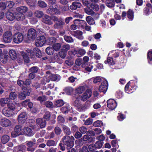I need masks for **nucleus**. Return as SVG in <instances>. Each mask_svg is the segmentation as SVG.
<instances>
[{"mask_svg":"<svg viewBox=\"0 0 152 152\" xmlns=\"http://www.w3.org/2000/svg\"><path fill=\"white\" fill-rule=\"evenodd\" d=\"M62 140L64 144L66 146L68 149H69L73 146L74 138L73 136L70 137L69 136H65L63 137Z\"/></svg>","mask_w":152,"mask_h":152,"instance_id":"1","label":"nucleus"},{"mask_svg":"<svg viewBox=\"0 0 152 152\" xmlns=\"http://www.w3.org/2000/svg\"><path fill=\"white\" fill-rule=\"evenodd\" d=\"M46 39L44 36L37 37L35 40V45L37 47H41L45 43Z\"/></svg>","mask_w":152,"mask_h":152,"instance_id":"2","label":"nucleus"},{"mask_svg":"<svg viewBox=\"0 0 152 152\" xmlns=\"http://www.w3.org/2000/svg\"><path fill=\"white\" fill-rule=\"evenodd\" d=\"M12 38V33L10 31H7L4 33L3 35V41L6 43L11 42Z\"/></svg>","mask_w":152,"mask_h":152,"instance_id":"3","label":"nucleus"},{"mask_svg":"<svg viewBox=\"0 0 152 152\" xmlns=\"http://www.w3.org/2000/svg\"><path fill=\"white\" fill-rule=\"evenodd\" d=\"M80 96H79L74 98L73 99L72 104L73 106L79 109H82L83 106L80 101Z\"/></svg>","mask_w":152,"mask_h":152,"instance_id":"4","label":"nucleus"},{"mask_svg":"<svg viewBox=\"0 0 152 152\" xmlns=\"http://www.w3.org/2000/svg\"><path fill=\"white\" fill-rule=\"evenodd\" d=\"M92 92L91 90L88 89L81 95L80 97L81 100L83 102L85 101L91 96Z\"/></svg>","mask_w":152,"mask_h":152,"instance_id":"5","label":"nucleus"},{"mask_svg":"<svg viewBox=\"0 0 152 152\" xmlns=\"http://www.w3.org/2000/svg\"><path fill=\"white\" fill-rule=\"evenodd\" d=\"M23 39V35L20 33H16L14 35L13 41L16 43H19L21 42Z\"/></svg>","mask_w":152,"mask_h":152,"instance_id":"6","label":"nucleus"},{"mask_svg":"<svg viewBox=\"0 0 152 152\" xmlns=\"http://www.w3.org/2000/svg\"><path fill=\"white\" fill-rule=\"evenodd\" d=\"M107 103V107L111 110L114 109L117 105L115 100L112 99H110L108 100Z\"/></svg>","mask_w":152,"mask_h":152,"instance_id":"7","label":"nucleus"},{"mask_svg":"<svg viewBox=\"0 0 152 152\" xmlns=\"http://www.w3.org/2000/svg\"><path fill=\"white\" fill-rule=\"evenodd\" d=\"M36 31L34 29L31 28L28 31V37L30 40H34L36 37Z\"/></svg>","mask_w":152,"mask_h":152,"instance_id":"8","label":"nucleus"},{"mask_svg":"<svg viewBox=\"0 0 152 152\" xmlns=\"http://www.w3.org/2000/svg\"><path fill=\"white\" fill-rule=\"evenodd\" d=\"M42 21L44 23L49 25L53 24L51 18L48 15H45L42 18Z\"/></svg>","mask_w":152,"mask_h":152,"instance_id":"9","label":"nucleus"},{"mask_svg":"<svg viewBox=\"0 0 152 152\" xmlns=\"http://www.w3.org/2000/svg\"><path fill=\"white\" fill-rule=\"evenodd\" d=\"M27 118V115L25 113H22L18 116V120L19 123H24Z\"/></svg>","mask_w":152,"mask_h":152,"instance_id":"10","label":"nucleus"},{"mask_svg":"<svg viewBox=\"0 0 152 152\" xmlns=\"http://www.w3.org/2000/svg\"><path fill=\"white\" fill-rule=\"evenodd\" d=\"M64 24V22L62 20H60L58 21L55 23L53 27L55 29H60L63 28Z\"/></svg>","mask_w":152,"mask_h":152,"instance_id":"11","label":"nucleus"},{"mask_svg":"<svg viewBox=\"0 0 152 152\" xmlns=\"http://www.w3.org/2000/svg\"><path fill=\"white\" fill-rule=\"evenodd\" d=\"M23 131L22 132L23 134L27 135L29 136H32L34 134L32 129L28 127L23 128Z\"/></svg>","mask_w":152,"mask_h":152,"instance_id":"12","label":"nucleus"},{"mask_svg":"<svg viewBox=\"0 0 152 152\" xmlns=\"http://www.w3.org/2000/svg\"><path fill=\"white\" fill-rule=\"evenodd\" d=\"M2 113L5 116L8 117H11L14 114L13 111L6 107L3 110Z\"/></svg>","mask_w":152,"mask_h":152,"instance_id":"13","label":"nucleus"},{"mask_svg":"<svg viewBox=\"0 0 152 152\" xmlns=\"http://www.w3.org/2000/svg\"><path fill=\"white\" fill-rule=\"evenodd\" d=\"M11 122L7 119L3 118L0 121V125L4 127H7L10 125Z\"/></svg>","mask_w":152,"mask_h":152,"instance_id":"14","label":"nucleus"},{"mask_svg":"<svg viewBox=\"0 0 152 152\" xmlns=\"http://www.w3.org/2000/svg\"><path fill=\"white\" fill-rule=\"evenodd\" d=\"M75 24H77L79 25V26H80L83 28H84L85 26L87 25L86 22L84 20L79 19H76L74 21Z\"/></svg>","mask_w":152,"mask_h":152,"instance_id":"15","label":"nucleus"},{"mask_svg":"<svg viewBox=\"0 0 152 152\" xmlns=\"http://www.w3.org/2000/svg\"><path fill=\"white\" fill-rule=\"evenodd\" d=\"M36 123L38 125L40 126V128H43L46 125V122L45 120L42 118H39L36 120Z\"/></svg>","mask_w":152,"mask_h":152,"instance_id":"16","label":"nucleus"},{"mask_svg":"<svg viewBox=\"0 0 152 152\" xmlns=\"http://www.w3.org/2000/svg\"><path fill=\"white\" fill-rule=\"evenodd\" d=\"M81 66L84 69V71L86 73L91 72L93 67V66L92 65H87L86 64L85 65L84 64H83Z\"/></svg>","mask_w":152,"mask_h":152,"instance_id":"17","label":"nucleus"},{"mask_svg":"<svg viewBox=\"0 0 152 152\" xmlns=\"http://www.w3.org/2000/svg\"><path fill=\"white\" fill-rule=\"evenodd\" d=\"M74 36L79 39L83 40L84 39V37L82 35L83 33L82 31L77 30L74 32Z\"/></svg>","mask_w":152,"mask_h":152,"instance_id":"18","label":"nucleus"},{"mask_svg":"<svg viewBox=\"0 0 152 152\" xmlns=\"http://www.w3.org/2000/svg\"><path fill=\"white\" fill-rule=\"evenodd\" d=\"M81 6V4L77 2H74L72 3L70 6V8L72 10H76L77 8H80Z\"/></svg>","mask_w":152,"mask_h":152,"instance_id":"19","label":"nucleus"},{"mask_svg":"<svg viewBox=\"0 0 152 152\" xmlns=\"http://www.w3.org/2000/svg\"><path fill=\"white\" fill-rule=\"evenodd\" d=\"M57 6L56 8L51 7L48 10L47 12L48 13L52 14H55L56 15L59 14L60 13L59 11L57 9Z\"/></svg>","mask_w":152,"mask_h":152,"instance_id":"20","label":"nucleus"},{"mask_svg":"<svg viewBox=\"0 0 152 152\" xmlns=\"http://www.w3.org/2000/svg\"><path fill=\"white\" fill-rule=\"evenodd\" d=\"M25 15L21 13L17 12L16 13L15 18L18 21H22L25 19Z\"/></svg>","mask_w":152,"mask_h":152,"instance_id":"21","label":"nucleus"},{"mask_svg":"<svg viewBox=\"0 0 152 152\" xmlns=\"http://www.w3.org/2000/svg\"><path fill=\"white\" fill-rule=\"evenodd\" d=\"M148 8H151L152 13V5L150 3H148L146 4V7L144 10V13L145 15H147L149 14L150 11Z\"/></svg>","mask_w":152,"mask_h":152,"instance_id":"22","label":"nucleus"},{"mask_svg":"<svg viewBox=\"0 0 152 152\" xmlns=\"http://www.w3.org/2000/svg\"><path fill=\"white\" fill-rule=\"evenodd\" d=\"M28 10V8L24 6L18 7L16 9L17 12H19L22 14L26 12Z\"/></svg>","mask_w":152,"mask_h":152,"instance_id":"23","label":"nucleus"},{"mask_svg":"<svg viewBox=\"0 0 152 152\" xmlns=\"http://www.w3.org/2000/svg\"><path fill=\"white\" fill-rule=\"evenodd\" d=\"M10 137L7 135H4L1 137V141L3 144H5L10 140Z\"/></svg>","mask_w":152,"mask_h":152,"instance_id":"24","label":"nucleus"},{"mask_svg":"<svg viewBox=\"0 0 152 152\" xmlns=\"http://www.w3.org/2000/svg\"><path fill=\"white\" fill-rule=\"evenodd\" d=\"M6 17L7 19L12 21L15 18V16L14 14L10 12H8L6 13Z\"/></svg>","mask_w":152,"mask_h":152,"instance_id":"25","label":"nucleus"},{"mask_svg":"<svg viewBox=\"0 0 152 152\" xmlns=\"http://www.w3.org/2000/svg\"><path fill=\"white\" fill-rule=\"evenodd\" d=\"M15 131L18 134L23 135L22 132L23 131V128L22 129L21 126L20 125H17L15 128Z\"/></svg>","mask_w":152,"mask_h":152,"instance_id":"26","label":"nucleus"},{"mask_svg":"<svg viewBox=\"0 0 152 152\" xmlns=\"http://www.w3.org/2000/svg\"><path fill=\"white\" fill-rule=\"evenodd\" d=\"M86 87L85 86H80L75 90L76 93L78 94H81L86 90Z\"/></svg>","mask_w":152,"mask_h":152,"instance_id":"27","label":"nucleus"},{"mask_svg":"<svg viewBox=\"0 0 152 152\" xmlns=\"http://www.w3.org/2000/svg\"><path fill=\"white\" fill-rule=\"evenodd\" d=\"M92 9L90 7H87L84 9L86 13L88 15H91L92 16L94 15L95 13Z\"/></svg>","mask_w":152,"mask_h":152,"instance_id":"28","label":"nucleus"},{"mask_svg":"<svg viewBox=\"0 0 152 152\" xmlns=\"http://www.w3.org/2000/svg\"><path fill=\"white\" fill-rule=\"evenodd\" d=\"M120 51L118 50L112 51L110 52L109 54V55L112 56L114 58H116L119 56V54Z\"/></svg>","mask_w":152,"mask_h":152,"instance_id":"29","label":"nucleus"},{"mask_svg":"<svg viewBox=\"0 0 152 152\" xmlns=\"http://www.w3.org/2000/svg\"><path fill=\"white\" fill-rule=\"evenodd\" d=\"M130 84V81H129L128 83L126 85L125 87V92L128 94L132 93V89L131 87H130L129 86Z\"/></svg>","mask_w":152,"mask_h":152,"instance_id":"30","label":"nucleus"},{"mask_svg":"<svg viewBox=\"0 0 152 152\" xmlns=\"http://www.w3.org/2000/svg\"><path fill=\"white\" fill-rule=\"evenodd\" d=\"M115 61L113 59L112 57H109L107 58V60L104 61L105 64H108L109 65H114L115 64Z\"/></svg>","mask_w":152,"mask_h":152,"instance_id":"31","label":"nucleus"},{"mask_svg":"<svg viewBox=\"0 0 152 152\" xmlns=\"http://www.w3.org/2000/svg\"><path fill=\"white\" fill-rule=\"evenodd\" d=\"M46 53L49 55H53L54 52L53 48L51 47H48L46 49Z\"/></svg>","mask_w":152,"mask_h":152,"instance_id":"32","label":"nucleus"},{"mask_svg":"<svg viewBox=\"0 0 152 152\" xmlns=\"http://www.w3.org/2000/svg\"><path fill=\"white\" fill-rule=\"evenodd\" d=\"M105 4L107 7L110 8L113 7L115 5V2L113 0L106 1Z\"/></svg>","mask_w":152,"mask_h":152,"instance_id":"33","label":"nucleus"},{"mask_svg":"<svg viewBox=\"0 0 152 152\" xmlns=\"http://www.w3.org/2000/svg\"><path fill=\"white\" fill-rule=\"evenodd\" d=\"M10 102V99L8 98H3L1 99L0 102L2 106H4V104H8Z\"/></svg>","mask_w":152,"mask_h":152,"instance_id":"34","label":"nucleus"},{"mask_svg":"<svg viewBox=\"0 0 152 152\" xmlns=\"http://www.w3.org/2000/svg\"><path fill=\"white\" fill-rule=\"evenodd\" d=\"M86 20L88 24L90 25H92L95 23L94 20L90 16L86 17Z\"/></svg>","mask_w":152,"mask_h":152,"instance_id":"35","label":"nucleus"},{"mask_svg":"<svg viewBox=\"0 0 152 152\" xmlns=\"http://www.w3.org/2000/svg\"><path fill=\"white\" fill-rule=\"evenodd\" d=\"M34 15L36 17L40 18L44 15L43 12L39 10H36L34 13Z\"/></svg>","mask_w":152,"mask_h":152,"instance_id":"36","label":"nucleus"},{"mask_svg":"<svg viewBox=\"0 0 152 152\" xmlns=\"http://www.w3.org/2000/svg\"><path fill=\"white\" fill-rule=\"evenodd\" d=\"M56 0H48V3L49 6L51 7H57V5L56 3Z\"/></svg>","mask_w":152,"mask_h":152,"instance_id":"37","label":"nucleus"},{"mask_svg":"<svg viewBox=\"0 0 152 152\" xmlns=\"http://www.w3.org/2000/svg\"><path fill=\"white\" fill-rule=\"evenodd\" d=\"M34 54H35L38 57H40L42 56V54L40 50L38 48H34Z\"/></svg>","mask_w":152,"mask_h":152,"instance_id":"38","label":"nucleus"},{"mask_svg":"<svg viewBox=\"0 0 152 152\" xmlns=\"http://www.w3.org/2000/svg\"><path fill=\"white\" fill-rule=\"evenodd\" d=\"M127 15L128 18L130 20H132L134 17V13L133 11L129 10L127 12Z\"/></svg>","mask_w":152,"mask_h":152,"instance_id":"39","label":"nucleus"},{"mask_svg":"<svg viewBox=\"0 0 152 152\" xmlns=\"http://www.w3.org/2000/svg\"><path fill=\"white\" fill-rule=\"evenodd\" d=\"M9 54L12 60L15 59L16 58V53L14 50H10L9 52Z\"/></svg>","mask_w":152,"mask_h":152,"instance_id":"40","label":"nucleus"},{"mask_svg":"<svg viewBox=\"0 0 152 152\" xmlns=\"http://www.w3.org/2000/svg\"><path fill=\"white\" fill-rule=\"evenodd\" d=\"M63 130L64 133L67 135H69L71 133V131L69 128L65 125L63 126Z\"/></svg>","mask_w":152,"mask_h":152,"instance_id":"41","label":"nucleus"},{"mask_svg":"<svg viewBox=\"0 0 152 152\" xmlns=\"http://www.w3.org/2000/svg\"><path fill=\"white\" fill-rule=\"evenodd\" d=\"M76 52L78 56L79 57L84 55L86 53L85 50L82 49L77 50Z\"/></svg>","mask_w":152,"mask_h":152,"instance_id":"42","label":"nucleus"},{"mask_svg":"<svg viewBox=\"0 0 152 152\" xmlns=\"http://www.w3.org/2000/svg\"><path fill=\"white\" fill-rule=\"evenodd\" d=\"M27 3L30 7H34L36 6V0H26Z\"/></svg>","mask_w":152,"mask_h":152,"instance_id":"43","label":"nucleus"},{"mask_svg":"<svg viewBox=\"0 0 152 152\" xmlns=\"http://www.w3.org/2000/svg\"><path fill=\"white\" fill-rule=\"evenodd\" d=\"M64 104L63 101L61 99H59L56 101L55 104L57 107H59L63 105Z\"/></svg>","mask_w":152,"mask_h":152,"instance_id":"44","label":"nucleus"},{"mask_svg":"<svg viewBox=\"0 0 152 152\" xmlns=\"http://www.w3.org/2000/svg\"><path fill=\"white\" fill-rule=\"evenodd\" d=\"M91 0H83V3L84 5L86 6L87 7H91L92 4L91 3Z\"/></svg>","mask_w":152,"mask_h":152,"instance_id":"45","label":"nucleus"},{"mask_svg":"<svg viewBox=\"0 0 152 152\" xmlns=\"http://www.w3.org/2000/svg\"><path fill=\"white\" fill-rule=\"evenodd\" d=\"M61 47V45L60 43H57L54 44L53 45V50L56 51L59 50Z\"/></svg>","mask_w":152,"mask_h":152,"instance_id":"46","label":"nucleus"},{"mask_svg":"<svg viewBox=\"0 0 152 152\" xmlns=\"http://www.w3.org/2000/svg\"><path fill=\"white\" fill-rule=\"evenodd\" d=\"M21 53L23 58L24 61L27 63L28 62L29 59L27 55L23 52H21Z\"/></svg>","mask_w":152,"mask_h":152,"instance_id":"47","label":"nucleus"},{"mask_svg":"<svg viewBox=\"0 0 152 152\" xmlns=\"http://www.w3.org/2000/svg\"><path fill=\"white\" fill-rule=\"evenodd\" d=\"M38 5L41 8L46 7L47 6V4L44 1L41 0L38 1Z\"/></svg>","mask_w":152,"mask_h":152,"instance_id":"48","label":"nucleus"},{"mask_svg":"<svg viewBox=\"0 0 152 152\" xmlns=\"http://www.w3.org/2000/svg\"><path fill=\"white\" fill-rule=\"evenodd\" d=\"M103 142L102 141H98L94 144L95 148H101L103 145Z\"/></svg>","mask_w":152,"mask_h":152,"instance_id":"49","label":"nucleus"},{"mask_svg":"<svg viewBox=\"0 0 152 152\" xmlns=\"http://www.w3.org/2000/svg\"><path fill=\"white\" fill-rule=\"evenodd\" d=\"M7 106L8 108L11 110H12V111H13L15 109V104L12 103L10 102L8 103Z\"/></svg>","mask_w":152,"mask_h":152,"instance_id":"50","label":"nucleus"},{"mask_svg":"<svg viewBox=\"0 0 152 152\" xmlns=\"http://www.w3.org/2000/svg\"><path fill=\"white\" fill-rule=\"evenodd\" d=\"M69 110V107L68 106H65L61 108V112L65 114L67 113Z\"/></svg>","mask_w":152,"mask_h":152,"instance_id":"51","label":"nucleus"},{"mask_svg":"<svg viewBox=\"0 0 152 152\" xmlns=\"http://www.w3.org/2000/svg\"><path fill=\"white\" fill-rule=\"evenodd\" d=\"M50 79L52 81H59L60 79L59 75H51Z\"/></svg>","mask_w":152,"mask_h":152,"instance_id":"52","label":"nucleus"},{"mask_svg":"<svg viewBox=\"0 0 152 152\" xmlns=\"http://www.w3.org/2000/svg\"><path fill=\"white\" fill-rule=\"evenodd\" d=\"M102 86H100L99 90L100 92L105 93L107 90L108 85H105L103 87Z\"/></svg>","mask_w":152,"mask_h":152,"instance_id":"53","label":"nucleus"},{"mask_svg":"<svg viewBox=\"0 0 152 152\" xmlns=\"http://www.w3.org/2000/svg\"><path fill=\"white\" fill-rule=\"evenodd\" d=\"M147 58L149 63L151 64L150 62L152 61V50H150L148 51Z\"/></svg>","mask_w":152,"mask_h":152,"instance_id":"54","label":"nucleus"},{"mask_svg":"<svg viewBox=\"0 0 152 152\" xmlns=\"http://www.w3.org/2000/svg\"><path fill=\"white\" fill-rule=\"evenodd\" d=\"M70 48V45L68 44L64 45L62 46V50L65 52H66Z\"/></svg>","mask_w":152,"mask_h":152,"instance_id":"55","label":"nucleus"},{"mask_svg":"<svg viewBox=\"0 0 152 152\" xmlns=\"http://www.w3.org/2000/svg\"><path fill=\"white\" fill-rule=\"evenodd\" d=\"M38 70V68L36 66L32 67L29 69V72L34 73H37Z\"/></svg>","mask_w":152,"mask_h":152,"instance_id":"56","label":"nucleus"},{"mask_svg":"<svg viewBox=\"0 0 152 152\" xmlns=\"http://www.w3.org/2000/svg\"><path fill=\"white\" fill-rule=\"evenodd\" d=\"M64 39L65 41L67 42H74V40L70 36H65L64 37Z\"/></svg>","mask_w":152,"mask_h":152,"instance_id":"57","label":"nucleus"},{"mask_svg":"<svg viewBox=\"0 0 152 152\" xmlns=\"http://www.w3.org/2000/svg\"><path fill=\"white\" fill-rule=\"evenodd\" d=\"M79 130L82 134H84L86 133L87 131V129L84 126H82L80 127Z\"/></svg>","mask_w":152,"mask_h":152,"instance_id":"58","label":"nucleus"},{"mask_svg":"<svg viewBox=\"0 0 152 152\" xmlns=\"http://www.w3.org/2000/svg\"><path fill=\"white\" fill-rule=\"evenodd\" d=\"M93 82L94 83H97L100 82L102 81V79L100 77H96L92 78Z\"/></svg>","mask_w":152,"mask_h":152,"instance_id":"59","label":"nucleus"},{"mask_svg":"<svg viewBox=\"0 0 152 152\" xmlns=\"http://www.w3.org/2000/svg\"><path fill=\"white\" fill-rule=\"evenodd\" d=\"M47 100V99L45 96H40L38 97L37 100L40 102L41 103Z\"/></svg>","mask_w":152,"mask_h":152,"instance_id":"60","label":"nucleus"},{"mask_svg":"<svg viewBox=\"0 0 152 152\" xmlns=\"http://www.w3.org/2000/svg\"><path fill=\"white\" fill-rule=\"evenodd\" d=\"M56 144L54 141L52 140H48L47 142V145L48 146L55 145Z\"/></svg>","mask_w":152,"mask_h":152,"instance_id":"61","label":"nucleus"},{"mask_svg":"<svg viewBox=\"0 0 152 152\" xmlns=\"http://www.w3.org/2000/svg\"><path fill=\"white\" fill-rule=\"evenodd\" d=\"M94 126L96 127H99L102 126L103 123L102 121L99 120L95 122L94 124Z\"/></svg>","mask_w":152,"mask_h":152,"instance_id":"62","label":"nucleus"},{"mask_svg":"<svg viewBox=\"0 0 152 152\" xmlns=\"http://www.w3.org/2000/svg\"><path fill=\"white\" fill-rule=\"evenodd\" d=\"M6 7L9 8H11L14 5V3L12 1H9L6 2Z\"/></svg>","mask_w":152,"mask_h":152,"instance_id":"63","label":"nucleus"},{"mask_svg":"<svg viewBox=\"0 0 152 152\" xmlns=\"http://www.w3.org/2000/svg\"><path fill=\"white\" fill-rule=\"evenodd\" d=\"M18 98L21 100H23L26 98V96L22 91L18 93Z\"/></svg>","mask_w":152,"mask_h":152,"instance_id":"64","label":"nucleus"}]
</instances>
